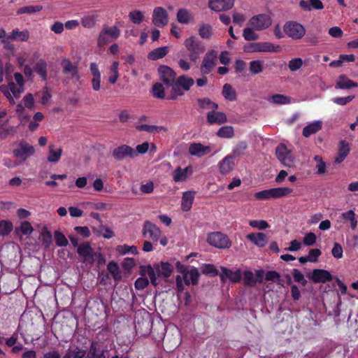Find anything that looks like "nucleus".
<instances>
[{
  "label": "nucleus",
  "instance_id": "nucleus-1",
  "mask_svg": "<svg viewBox=\"0 0 358 358\" xmlns=\"http://www.w3.org/2000/svg\"><path fill=\"white\" fill-rule=\"evenodd\" d=\"M184 45L189 52L188 57L189 60L193 62H197L200 55L206 50L203 43L194 36L186 38Z\"/></svg>",
  "mask_w": 358,
  "mask_h": 358
},
{
  "label": "nucleus",
  "instance_id": "nucleus-2",
  "mask_svg": "<svg viewBox=\"0 0 358 358\" xmlns=\"http://www.w3.org/2000/svg\"><path fill=\"white\" fill-rule=\"evenodd\" d=\"M243 50L245 52H278L281 47L271 42H255L245 45Z\"/></svg>",
  "mask_w": 358,
  "mask_h": 358
},
{
  "label": "nucleus",
  "instance_id": "nucleus-3",
  "mask_svg": "<svg viewBox=\"0 0 358 358\" xmlns=\"http://www.w3.org/2000/svg\"><path fill=\"white\" fill-rule=\"evenodd\" d=\"M271 17L266 13H261L252 16L248 21V24L256 31H263L272 24Z\"/></svg>",
  "mask_w": 358,
  "mask_h": 358
},
{
  "label": "nucleus",
  "instance_id": "nucleus-4",
  "mask_svg": "<svg viewBox=\"0 0 358 358\" xmlns=\"http://www.w3.org/2000/svg\"><path fill=\"white\" fill-rule=\"evenodd\" d=\"M207 242L210 245L220 249L229 248L231 246L228 236L219 231L209 233Z\"/></svg>",
  "mask_w": 358,
  "mask_h": 358
},
{
  "label": "nucleus",
  "instance_id": "nucleus-5",
  "mask_svg": "<svg viewBox=\"0 0 358 358\" xmlns=\"http://www.w3.org/2000/svg\"><path fill=\"white\" fill-rule=\"evenodd\" d=\"M217 52L211 50H208L203 60L200 67V71L202 75L209 74L217 64Z\"/></svg>",
  "mask_w": 358,
  "mask_h": 358
},
{
  "label": "nucleus",
  "instance_id": "nucleus-6",
  "mask_svg": "<svg viewBox=\"0 0 358 358\" xmlns=\"http://www.w3.org/2000/svg\"><path fill=\"white\" fill-rule=\"evenodd\" d=\"M285 33L293 39H300L306 34V29L303 26L296 22L290 21L284 25Z\"/></svg>",
  "mask_w": 358,
  "mask_h": 358
},
{
  "label": "nucleus",
  "instance_id": "nucleus-7",
  "mask_svg": "<svg viewBox=\"0 0 358 358\" xmlns=\"http://www.w3.org/2000/svg\"><path fill=\"white\" fill-rule=\"evenodd\" d=\"M142 234L144 237H148L154 242L157 243L161 238L162 231L154 223L149 220H145L143 223Z\"/></svg>",
  "mask_w": 358,
  "mask_h": 358
},
{
  "label": "nucleus",
  "instance_id": "nucleus-8",
  "mask_svg": "<svg viewBox=\"0 0 358 358\" xmlns=\"http://www.w3.org/2000/svg\"><path fill=\"white\" fill-rule=\"evenodd\" d=\"M307 277L314 283H325L333 279L329 271L321 268L313 269L312 272L307 273Z\"/></svg>",
  "mask_w": 358,
  "mask_h": 358
},
{
  "label": "nucleus",
  "instance_id": "nucleus-9",
  "mask_svg": "<svg viewBox=\"0 0 358 358\" xmlns=\"http://www.w3.org/2000/svg\"><path fill=\"white\" fill-rule=\"evenodd\" d=\"M152 22L159 27H163L168 24L169 15L163 7L155 8L152 13Z\"/></svg>",
  "mask_w": 358,
  "mask_h": 358
},
{
  "label": "nucleus",
  "instance_id": "nucleus-10",
  "mask_svg": "<svg viewBox=\"0 0 358 358\" xmlns=\"http://www.w3.org/2000/svg\"><path fill=\"white\" fill-rule=\"evenodd\" d=\"M158 71L160 76L161 80L167 87H170L173 83L176 80V73L174 71L165 65H161L158 68Z\"/></svg>",
  "mask_w": 358,
  "mask_h": 358
},
{
  "label": "nucleus",
  "instance_id": "nucleus-11",
  "mask_svg": "<svg viewBox=\"0 0 358 358\" xmlns=\"http://www.w3.org/2000/svg\"><path fill=\"white\" fill-rule=\"evenodd\" d=\"M235 0H209L208 7L215 12L230 10L234 5Z\"/></svg>",
  "mask_w": 358,
  "mask_h": 358
},
{
  "label": "nucleus",
  "instance_id": "nucleus-12",
  "mask_svg": "<svg viewBox=\"0 0 358 358\" xmlns=\"http://www.w3.org/2000/svg\"><path fill=\"white\" fill-rule=\"evenodd\" d=\"M14 157L31 156L35 152V148L27 141H20L17 147L13 150Z\"/></svg>",
  "mask_w": 358,
  "mask_h": 358
},
{
  "label": "nucleus",
  "instance_id": "nucleus-13",
  "mask_svg": "<svg viewBox=\"0 0 358 358\" xmlns=\"http://www.w3.org/2000/svg\"><path fill=\"white\" fill-rule=\"evenodd\" d=\"M222 273L220 275L221 281L225 282L229 279L233 283L239 282L241 280V272L240 269L233 271L226 267H221Z\"/></svg>",
  "mask_w": 358,
  "mask_h": 358
},
{
  "label": "nucleus",
  "instance_id": "nucleus-14",
  "mask_svg": "<svg viewBox=\"0 0 358 358\" xmlns=\"http://www.w3.org/2000/svg\"><path fill=\"white\" fill-rule=\"evenodd\" d=\"M77 252L80 256L83 257L86 262L90 263L94 262L95 253L89 243L80 244L77 248Z\"/></svg>",
  "mask_w": 358,
  "mask_h": 358
},
{
  "label": "nucleus",
  "instance_id": "nucleus-15",
  "mask_svg": "<svg viewBox=\"0 0 358 358\" xmlns=\"http://www.w3.org/2000/svg\"><path fill=\"white\" fill-rule=\"evenodd\" d=\"M90 70L92 76L91 83L94 91H99L101 87V72L96 63L90 64Z\"/></svg>",
  "mask_w": 358,
  "mask_h": 358
},
{
  "label": "nucleus",
  "instance_id": "nucleus-16",
  "mask_svg": "<svg viewBox=\"0 0 358 358\" xmlns=\"http://www.w3.org/2000/svg\"><path fill=\"white\" fill-rule=\"evenodd\" d=\"M210 151V146H205L200 143H193L189 147V153L192 156L201 157L208 155Z\"/></svg>",
  "mask_w": 358,
  "mask_h": 358
},
{
  "label": "nucleus",
  "instance_id": "nucleus-17",
  "mask_svg": "<svg viewBox=\"0 0 358 358\" xmlns=\"http://www.w3.org/2000/svg\"><path fill=\"white\" fill-rule=\"evenodd\" d=\"M248 240L259 248L264 247L268 243V238L264 233H250L246 236Z\"/></svg>",
  "mask_w": 358,
  "mask_h": 358
},
{
  "label": "nucleus",
  "instance_id": "nucleus-18",
  "mask_svg": "<svg viewBox=\"0 0 358 358\" xmlns=\"http://www.w3.org/2000/svg\"><path fill=\"white\" fill-rule=\"evenodd\" d=\"M207 122L210 124H222L227 122V115L223 112L210 111L206 115Z\"/></svg>",
  "mask_w": 358,
  "mask_h": 358
},
{
  "label": "nucleus",
  "instance_id": "nucleus-19",
  "mask_svg": "<svg viewBox=\"0 0 358 358\" xmlns=\"http://www.w3.org/2000/svg\"><path fill=\"white\" fill-rule=\"evenodd\" d=\"M61 65L62 66V71L64 74H70L71 78H80L78 75V66L76 64H73L69 59H64L61 62Z\"/></svg>",
  "mask_w": 358,
  "mask_h": 358
},
{
  "label": "nucleus",
  "instance_id": "nucleus-20",
  "mask_svg": "<svg viewBox=\"0 0 358 358\" xmlns=\"http://www.w3.org/2000/svg\"><path fill=\"white\" fill-rule=\"evenodd\" d=\"M358 87V83L349 79L345 75H340L336 80L335 88L347 90Z\"/></svg>",
  "mask_w": 358,
  "mask_h": 358
},
{
  "label": "nucleus",
  "instance_id": "nucleus-21",
  "mask_svg": "<svg viewBox=\"0 0 358 358\" xmlns=\"http://www.w3.org/2000/svg\"><path fill=\"white\" fill-rule=\"evenodd\" d=\"M154 270L155 269L150 264L146 266L141 265L139 266V274L141 275V277H146L148 275L150 279L151 284L153 286L157 287L159 283L155 275Z\"/></svg>",
  "mask_w": 358,
  "mask_h": 358
},
{
  "label": "nucleus",
  "instance_id": "nucleus-22",
  "mask_svg": "<svg viewBox=\"0 0 358 358\" xmlns=\"http://www.w3.org/2000/svg\"><path fill=\"white\" fill-rule=\"evenodd\" d=\"M200 273L198 268L193 267L187 273V275L182 276L184 279V283L186 285H196L199 282Z\"/></svg>",
  "mask_w": 358,
  "mask_h": 358
},
{
  "label": "nucleus",
  "instance_id": "nucleus-23",
  "mask_svg": "<svg viewBox=\"0 0 358 358\" xmlns=\"http://www.w3.org/2000/svg\"><path fill=\"white\" fill-rule=\"evenodd\" d=\"M195 192L193 191L185 192L182 196L181 208L183 211H189L192 206L194 199Z\"/></svg>",
  "mask_w": 358,
  "mask_h": 358
},
{
  "label": "nucleus",
  "instance_id": "nucleus-24",
  "mask_svg": "<svg viewBox=\"0 0 358 358\" xmlns=\"http://www.w3.org/2000/svg\"><path fill=\"white\" fill-rule=\"evenodd\" d=\"M47 66V62L44 59H39L34 66V71L43 80H46L48 78Z\"/></svg>",
  "mask_w": 358,
  "mask_h": 358
},
{
  "label": "nucleus",
  "instance_id": "nucleus-25",
  "mask_svg": "<svg viewBox=\"0 0 358 358\" xmlns=\"http://www.w3.org/2000/svg\"><path fill=\"white\" fill-rule=\"evenodd\" d=\"M136 152L135 150L130 146L123 145L115 148L113 150V157H134Z\"/></svg>",
  "mask_w": 358,
  "mask_h": 358
},
{
  "label": "nucleus",
  "instance_id": "nucleus-26",
  "mask_svg": "<svg viewBox=\"0 0 358 358\" xmlns=\"http://www.w3.org/2000/svg\"><path fill=\"white\" fill-rule=\"evenodd\" d=\"M299 6L304 10H310L312 8L320 10L324 8V5L320 0H301L299 2Z\"/></svg>",
  "mask_w": 358,
  "mask_h": 358
},
{
  "label": "nucleus",
  "instance_id": "nucleus-27",
  "mask_svg": "<svg viewBox=\"0 0 358 358\" xmlns=\"http://www.w3.org/2000/svg\"><path fill=\"white\" fill-rule=\"evenodd\" d=\"M169 52V47L164 46L154 49L148 55V59L150 60H158L164 57Z\"/></svg>",
  "mask_w": 358,
  "mask_h": 358
},
{
  "label": "nucleus",
  "instance_id": "nucleus-28",
  "mask_svg": "<svg viewBox=\"0 0 358 358\" xmlns=\"http://www.w3.org/2000/svg\"><path fill=\"white\" fill-rule=\"evenodd\" d=\"M29 33L27 30L19 31L15 29L7 36V38L12 41H27L29 39Z\"/></svg>",
  "mask_w": 358,
  "mask_h": 358
},
{
  "label": "nucleus",
  "instance_id": "nucleus-29",
  "mask_svg": "<svg viewBox=\"0 0 358 358\" xmlns=\"http://www.w3.org/2000/svg\"><path fill=\"white\" fill-rule=\"evenodd\" d=\"M322 122L321 121H315L303 129V136L309 137L310 135L314 134L322 129Z\"/></svg>",
  "mask_w": 358,
  "mask_h": 358
},
{
  "label": "nucleus",
  "instance_id": "nucleus-30",
  "mask_svg": "<svg viewBox=\"0 0 358 358\" xmlns=\"http://www.w3.org/2000/svg\"><path fill=\"white\" fill-rule=\"evenodd\" d=\"M93 232L98 236H103L106 239H110L115 236L114 232L107 226L101 224L99 228L92 227Z\"/></svg>",
  "mask_w": 358,
  "mask_h": 358
},
{
  "label": "nucleus",
  "instance_id": "nucleus-31",
  "mask_svg": "<svg viewBox=\"0 0 358 358\" xmlns=\"http://www.w3.org/2000/svg\"><path fill=\"white\" fill-rule=\"evenodd\" d=\"M271 199H278L290 194L293 189L289 187H275L269 189Z\"/></svg>",
  "mask_w": 358,
  "mask_h": 358
},
{
  "label": "nucleus",
  "instance_id": "nucleus-32",
  "mask_svg": "<svg viewBox=\"0 0 358 358\" xmlns=\"http://www.w3.org/2000/svg\"><path fill=\"white\" fill-rule=\"evenodd\" d=\"M234 159V158H224L219 163V168L222 174H228L233 170L235 165Z\"/></svg>",
  "mask_w": 358,
  "mask_h": 358
},
{
  "label": "nucleus",
  "instance_id": "nucleus-33",
  "mask_svg": "<svg viewBox=\"0 0 358 358\" xmlns=\"http://www.w3.org/2000/svg\"><path fill=\"white\" fill-rule=\"evenodd\" d=\"M178 85L180 86L184 91H189L194 84L193 78L188 77L185 75L180 76L176 80Z\"/></svg>",
  "mask_w": 358,
  "mask_h": 358
},
{
  "label": "nucleus",
  "instance_id": "nucleus-34",
  "mask_svg": "<svg viewBox=\"0 0 358 358\" xmlns=\"http://www.w3.org/2000/svg\"><path fill=\"white\" fill-rule=\"evenodd\" d=\"M222 94L226 100L234 101L237 99V94L232 86L226 83L223 85Z\"/></svg>",
  "mask_w": 358,
  "mask_h": 358
},
{
  "label": "nucleus",
  "instance_id": "nucleus-35",
  "mask_svg": "<svg viewBox=\"0 0 358 358\" xmlns=\"http://www.w3.org/2000/svg\"><path fill=\"white\" fill-rule=\"evenodd\" d=\"M107 269L115 281H120L122 279V273L117 263L113 261L110 262L107 265Z\"/></svg>",
  "mask_w": 358,
  "mask_h": 358
},
{
  "label": "nucleus",
  "instance_id": "nucleus-36",
  "mask_svg": "<svg viewBox=\"0 0 358 358\" xmlns=\"http://www.w3.org/2000/svg\"><path fill=\"white\" fill-rule=\"evenodd\" d=\"M138 131H143L150 134L159 133L161 131H166L167 129L162 126L140 124L136 126Z\"/></svg>",
  "mask_w": 358,
  "mask_h": 358
},
{
  "label": "nucleus",
  "instance_id": "nucleus-37",
  "mask_svg": "<svg viewBox=\"0 0 358 358\" xmlns=\"http://www.w3.org/2000/svg\"><path fill=\"white\" fill-rule=\"evenodd\" d=\"M249 70L252 75L259 74L264 71V61L252 60L249 63Z\"/></svg>",
  "mask_w": 358,
  "mask_h": 358
},
{
  "label": "nucleus",
  "instance_id": "nucleus-38",
  "mask_svg": "<svg viewBox=\"0 0 358 358\" xmlns=\"http://www.w3.org/2000/svg\"><path fill=\"white\" fill-rule=\"evenodd\" d=\"M199 35L203 39H210L213 35V28L209 24H201L198 29Z\"/></svg>",
  "mask_w": 358,
  "mask_h": 358
},
{
  "label": "nucleus",
  "instance_id": "nucleus-39",
  "mask_svg": "<svg viewBox=\"0 0 358 358\" xmlns=\"http://www.w3.org/2000/svg\"><path fill=\"white\" fill-rule=\"evenodd\" d=\"M170 87H171V91L170 93V95L166 97L169 100H176L178 96L184 95V90L182 88L178 85V83L176 82V80L173 83L172 85H170Z\"/></svg>",
  "mask_w": 358,
  "mask_h": 358
},
{
  "label": "nucleus",
  "instance_id": "nucleus-40",
  "mask_svg": "<svg viewBox=\"0 0 358 358\" xmlns=\"http://www.w3.org/2000/svg\"><path fill=\"white\" fill-rule=\"evenodd\" d=\"M43 10V6L41 5H35V6H26L20 8L17 10V15L22 14H34L38 12H40Z\"/></svg>",
  "mask_w": 358,
  "mask_h": 358
},
{
  "label": "nucleus",
  "instance_id": "nucleus-41",
  "mask_svg": "<svg viewBox=\"0 0 358 358\" xmlns=\"http://www.w3.org/2000/svg\"><path fill=\"white\" fill-rule=\"evenodd\" d=\"M248 144L245 141L238 143L233 149L234 157H241L248 154Z\"/></svg>",
  "mask_w": 358,
  "mask_h": 358
},
{
  "label": "nucleus",
  "instance_id": "nucleus-42",
  "mask_svg": "<svg viewBox=\"0 0 358 358\" xmlns=\"http://www.w3.org/2000/svg\"><path fill=\"white\" fill-rule=\"evenodd\" d=\"M255 29L252 27H245L243 31V36L247 41H257L259 39V34L255 33Z\"/></svg>",
  "mask_w": 358,
  "mask_h": 358
},
{
  "label": "nucleus",
  "instance_id": "nucleus-43",
  "mask_svg": "<svg viewBox=\"0 0 358 358\" xmlns=\"http://www.w3.org/2000/svg\"><path fill=\"white\" fill-rule=\"evenodd\" d=\"M101 30H103L106 34H108L111 41L117 39L120 36V30L116 26L104 27Z\"/></svg>",
  "mask_w": 358,
  "mask_h": 358
},
{
  "label": "nucleus",
  "instance_id": "nucleus-44",
  "mask_svg": "<svg viewBox=\"0 0 358 358\" xmlns=\"http://www.w3.org/2000/svg\"><path fill=\"white\" fill-rule=\"evenodd\" d=\"M243 282L246 286L255 287L257 284L253 273L251 271H245L243 273Z\"/></svg>",
  "mask_w": 358,
  "mask_h": 358
},
{
  "label": "nucleus",
  "instance_id": "nucleus-45",
  "mask_svg": "<svg viewBox=\"0 0 358 358\" xmlns=\"http://www.w3.org/2000/svg\"><path fill=\"white\" fill-rule=\"evenodd\" d=\"M292 274L296 282H298L303 287L307 285L308 281L305 278L304 275L299 269L294 268L292 271Z\"/></svg>",
  "mask_w": 358,
  "mask_h": 358
},
{
  "label": "nucleus",
  "instance_id": "nucleus-46",
  "mask_svg": "<svg viewBox=\"0 0 358 358\" xmlns=\"http://www.w3.org/2000/svg\"><path fill=\"white\" fill-rule=\"evenodd\" d=\"M97 16L96 15H87L81 19V24L85 28H92L96 23Z\"/></svg>",
  "mask_w": 358,
  "mask_h": 358
},
{
  "label": "nucleus",
  "instance_id": "nucleus-47",
  "mask_svg": "<svg viewBox=\"0 0 358 358\" xmlns=\"http://www.w3.org/2000/svg\"><path fill=\"white\" fill-rule=\"evenodd\" d=\"M159 264L160 268L162 269V277L164 278H167L171 276L172 272L173 271V266L169 262H161Z\"/></svg>",
  "mask_w": 358,
  "mask_h": 358
},
{
  "label": "nucleus",
  "instance_id": "nucleus-48",
  "mask_svg": "<svg viewBox=\"0 0 358 358\" xmlns=\"http://www.w3.org/2000/svg\"><path fill=\"white\" fill-rule=\"evenodd\" d=\"M189 12L185 8L179 9L177 13V20L182 24H188L189 22Z\"/></svg>",
  "mask_w": 358,
  "mask_h": 358
},
{
  "label": "nucleus",
  "instance_id": "nucleus-49",
  "mask_svg": "<svg viewBox=\"0 0 358 358\" xmlns=\"http://www.w3.org/2000/svg\"><path fill=\"white\" fill-rule=\"evenodd\" d=\"M217 134L221 138H231L234 135V129L231 126H224L218 130Z\"/></svg>",
  "mask_w": 358,
  "mask_h": 358
},
{
  "label": "nucleus",
  "instance_id": "nucleus-50",
  "mask_svg": "<svg viewBox=\"0 0 358 358\" xmlns=\"http://www.w3.org/2000/svg\"><path fill=\"white\" fill-rule=\"evenodd\" d=\"M129 17L133 23L138 24H141L144 19L143 13L138 10H134L131 11L129 14Z\"/></svg>",
  "mask_w": 358,
  "mask_h": 358
},
{
  "label": "nucleus",
  "instance_id": "nucleus-51",
  "mask_svg": "<svg viewBox=\"0 0 358 358\" xmlns=\"http://www.w3.org/2000/svg\"><path fill=\"white\" fill-rule=\"evenodd\" d=\"M55 243L59 247H66L69 241L65 236L59 231H55L54 234Z\"/></svg>",
  "mask_w": 358,
  "mask_h": 358
},
{
  "label": "nucleus",
  "instance_id": "nucleus-52",
  "mask_svg": "<svg viewBox=\"0 0 358 358\" xmlns=\"http://www.w3.org/2000/svg\"><path fill=\"white\" fill-rule=\"evenodd\" d=\"M42 243L45 248H48L52 241V234L47 228H43L41 231Z\"/></svg>",
  "mask_w": 358,
  "mask_h": 358
},
{
  "label": "nucleus",
  "instance_id": "nucleus-53",
  "mask_svg": "<svg viewBox=\"0 0 358 358\" xmlns=\"http://www.w3.org/2000/svg\"><path fill=\"white\" fill-rule=\"evenodd\" d=\"M271 99L273 103L275 104H289L291 102L289 96L280 94H274L271 97Z\"/></svg>",
  "mask_w": 358,
  "mask_h": 358
},
{
  "label": "nucleus",
  "instance_id": "nucleus-54",
  "mask_svg": "<svg viewBox=\"0 0 358 358\" xmlns=\"http://www.w3.org/2000/svg\"><path fill=\"white\" fill-rule=\"evenodd\" d=\"M201 273L205 275L210 276H216L218 274V271L215 266L211 264H205L201 266Z\"/></svg>",
  "mask_w": 358,
  "mask_h": 358
},
{
  "label": "nucleus",
  "instance_id": "nucleus-55",
  "mask_svg": "<svg viewBox=\"0 0 358 358\" xmlns=\"http://www.w3.org/2000/svg\"><path fill=\"white\" fill-rule=\"evenodd\" d=\"M152 94L155 98L157 99H164V87L162 84L157 83L152 86Z\"/></svg>",
  "mask_w": 358,
  "mask_h": 358
},
{
  "label": "nucleus",
  "instance_id": "nucleus-56",
  "mask_svg": "<svg viewBox=\"0 0 358 358\" xmlns=\"http://www.w3.org/2000/svg\"><path fill=\"white\" fill-rule=\"evenodd\" d=\"M187 173H185L184 169L178 167L174 171L173 178L175 182H182L187 179Z\"/></svg>",
  "mask_w": 358,
  "mask_h": 358
},
{
  "label": "nucleus",
  "instance_id": "nucleus-57",
  "mask_svg": "<svg viewBox=\"0 0 358 358\" xmlns=\"http://www.w3.org/2000/svg\"><path fill=\"white\" fill-rule=\"evenodd\" d=\"M13 224L10 222L1 220L0 221V234L8 235L13 230Z\"/></svg>",
  "mask_w": 358,
  "mask_h": 358
},
{
  "label": "nucleus",
  "instance_id": "nucleus-58",
  "mask_svg": "<svg viewBox=\"0 0 358 358\" xmlns=\"http://www.w3.org/2000/svg\"><path fill=\"white\" fill-rule=\"evenodd\" d=\"M27 158H5L4 164L8 168L15 167L23 163Z\"/></svg>",
  "mask_w": 358,
  "mask_h": 358
},
{
  "label": "nucleus",
  "instance_id": "nucleus-59",
  "mask_svg": "<svg viewBox=\"0 0 358 358\" xmlns=\"http://www.w3.org/2000/svg\"><path fill=\"white\" fill-rule=\"evenodd\" d=\"M149 285V280L147 277H139L138 278L135 282L134 286L135 288L138 290H143L145 287H147Z\"/></svg>",
  "mask_w": 358,
  "mask_h": 358
},
{
  "label": "nucleus",
  "instance_id": "nucleus-60",
  "mask_svg": "<svg viewBox=\"0 0 358 358\" xmlns=\"http://www.w3.org/2000/svg\"><path fill=\"white\" fill-rule=\"evenodd\" d=\"M303 60L301 58H294L289 62L288 67L291 71H296L303 66Z\"/></svg>",
  "mask_w": 358,
  "mask_h": 358
},
{
  "label": "nucleus",
  "instance_id": "nucleus-61",
  "mask_svg": "<svg viewBox=\"0 0 358 358\" xmlns=\"http://www.w3.org/2000/svg\"><path fill=\"white\" fill-rule=\"evenodd\" d=\"M350 152L349 144L345 141H342L339 143L338 147V157H347Z\"/></svg>",
  "mask_w": 358,
  "mask_h": 358
},
{
  "label": "nucleus",
  "instance_id": "nucleus-62",
  "mask_svg": "<svg viewBox=\"0 0 358 358\" xmlns=\"http://www.w3.org/2000/svg\"><path fill=\"white\" fill-rule=\"evenodd\" d=\"M290 154V150L284 143H280L275 149L276 157H287Z\"/></svg>",
  "mask_w": 358,
  "mask_h": 358
},
{
  "label": "nucleus",
  "instance_id": "nucleus-63",
  "mask_svg": "<svg viewBox=\"0 0 358 358\" xmlns=\"http://www.w3.org/2000/svg\"><path fill=\"white\" fill-rule=\"evenodd\" d=\"M110 42H111L110 38L108 36V34H106L103 30H101L97 39L98 46L103 47Z\"/></svg>",
  "mask_w": 358,
  "mask_h": 358
},
{
  "label": "nucleus",
  "instance_id": "nucleus-64",
  "mask_svg": "<svg viewBox=\"0 0 358 358\" xmlns=\"http://www.w3.org/2000/svg\"><path fill=\"white\" fill-rule=\"evenodd\" d=\"M316 240V235L313 232H309L305 235L303 239V243L306 245L310 246L313 245L315 243Z\"/></svg>",
  "mask_w": 358,
  "mask_h": 358
}]
</instances>
